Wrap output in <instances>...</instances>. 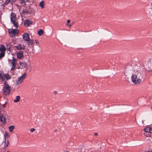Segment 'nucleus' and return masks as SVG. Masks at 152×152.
<instances>
[{
	"label": "nucleus",
	"mask_w": 152,
	"mask_h": 152,
	"mask_svg": "<svg viewBox=\"0 0 152 152\" xmlns=\"http://www.w3.org/2000/svg\"><path fill=\"white\" fill-rule=\"evenodd\" d=\"M134 68V73L131 76V79L134 84H139L141 82L143 78L142 69L137 65H135Z\"/></svg>",
	"instance_id": "obj_1"
},
{
	"label": "nucleus",
	"mask_w": 152,
	"mask_h": 152,
	"mask_svg": "<svg viewBox=\"0 0 152 152\" xmlns=\"http://www.w3.org/2000/svg\"><path fill=\"white\" fill-rule=\"evenodd\" d=\"M10 22L14 27L17 28L19 24L16 19V15L13 12H11L10 14Z\"/></svg>",
	"instance_id": "obj_2"
},
{
	"label": "nucleus",
	"mask_w": 152,
	"mask_h": 152,
	"mask_svg": "<svg viewBox=\"0 0 152 152\" xmlns=\"http://www.w3.org/2000/svg\"><path fill=\"white\" fill-rule=\"evenodd\" d=\"M137 65H135L132 66V65L131 64H128L125 67V70L124 72V74L126 76L127 75V74L131 73L132 71L134 72V67L135 66Z\"/></svg>",
	"instance_id": "obj_3"
},
{
	"label": "nucleus",
	"mask_w": 152,
	"mask_h": 152,
	"mask_svg": "<svg viewBox=\"0 0 152 152\" xmlns=\"http://www.w3.org/2000/svg\"><path fill=\"white\" fill-rule=\"evenodd\" d=\"M3 91L4 94L5 95H8L10 92V87L6 81L4 82Z\"/></svg>",
	"instance_id": "obj_4"
},
{
	"label": "nucleus",
	"mask_w": 152,
	"mask_h": 152,
	"mask_svg": "<svg viewBox=\"0 0 152 152\" xmlns=\"http://www.w3.org/2000/svg\"><path fill=\"white\" fill-rule=\"evenodd\" d=\"M11 77L8 74H4V72L0 70V79L2 81L7 80L10 79Z\"/></svg>",
	"instance_id": "obj_5"
},
{
	"label": "nucleus",
	"mask_w": 152,
	"mask_h": 152,
	"mask_svg": "<svg viewBox=\"0 0 152 152\" xmlns=\"http://www.w3.org/2000/svg\"><path fill=\"white\" fill-rule=\"evenodd\" d=\"M26 74L25 73H23L21 76L19 77L17 80H16V84L18 85L20 84L26 78Z\"/></svg>",
	"instance_id": "obj_6"
},
{
	"label": "nucleus",
	"mask_w": 152,
	"mask_h": 152,
	"mask_svg": "<svg viewBox=\"0 0 152 152\" xmlns=\"http://www.w3.org/2000/svg\"><path fill=\"white\" fill-rule=\"evenodd\" d=\"M9 32L10 36L12 38L15 37V35L18 33L19 31L16 29H11L9 30Z\"/></svg>",
	"instance_id": "obj_7"
},
{
	"label": "nucleus",
	"mask_w": 152,
	"mask_h": 152,
	"mask_svg": "<svg viewBox=\"0 0 152 152\" xmlns=\"http://www.w3.org/2000/svg\"><path fill=\"white\" fill-rule=\"evenodd\" d=\"M9 137V135L8 133H5L4 134V146L5 147H7L9 144V141L6 138V137Z\"/></svg>",
	"instance_id": "obj_8"
},
{
	"label": "nucleus",
	"mask_w": 152,
	"mask_h": 152,
	"mask_svg": "<svg viewBox=\"0 0 152 152\" xmlns=\"http://www.w3.org/2000/svg\"><path fill=\"white\" fill-rule=\"evenodd\" d=\"M23 40L26 41L29 40V35L28 33H26L23 34Z\"/></svg>",
	"instance_id": "obj_9"
},
{
	"label": "nucleus",
	"mask_w": 152,
	"mask_h": 152,
	"mask_svg": "<svg viewBox=\"0 0 152 152\" xmlns=\"http://www.w3.org/2000/svg\"><path fill=\"white\" fill-rule=\"evenodd\" d=\"M16 56L18 58L20 59H21L23 56V52L22 51H19L17 52L16 53Z\"/></svg>",
	"instance_id": "obj_10"
},
{
	"label": "nucleus",
	"mask_w": 152,
	"mask_h": 152,
	"mask_svg": "<svg viewBox=\"0 0 152 152\" xmlns=\"http://www.w3.org/2000/svg\"><path fill=\"white\" fill-rule=\"evenodd\" d=\"M15 48L18 50H24L26 48V47L23 45H20L18 46H15Z\"/></svg>",
	"instance_id": "obj_11"
},
{
	"label": "nucleus",
	"mask_w": 152,
	"mask_h": 152,
	"mask_svg": "<svg viewBox=\"0 0 152 152\" xmlns=\"http://www.w3.org/2000/svg\"><path fill=\"white\" fill-rule=\"evenodd\" d=\"M144 131L146 132H149L152 133V128L150 127H147L144 129Z\"/></svg>",
	"instance_id": "obj_12"
},
{
	"label": "nucleus",
	"mask_w": 152,
	"mask_h": 152,
	"mask_svg": "<svg viewBox=\"0 0 152 152\" xmlns=\"http://www.w3.org/2000/svg\"><path fill=\"white\" fill-rule=\"evenodd\" d=\"M32 22L31 21L28 20L26 19L24 22V24L25 26H29Z\"/></svg>",
	"instance_id": "obj_13"
},
{
	"label": "nucleus",
	"mask_w": 152,
	"mask_h": 152,
	"mask_svg": "<svg viewBox=\"0 0 152 152\" xmlns=\"http://www.w3.org/2000/svg\"><path fill=\"white\" fill-rule=\"evenodd\" d=\"M0 119L1 121L3 123H5L6 122V118L4 115L0 117Z\"/></svg>",
	"instance_id": "obj_14"
},
{
	"label": "nucleus",
	"mask_w": 152,
	"mask_h": 152,
	"mask_svg": "<svg viewBox=\"0 0 152 152\" xmlns=\"http://www.w3.org/2000/svg\"><path fill=\"white\" fill-rule=\"evenodd\" d=\"M6 50V48L4 45H1L0 47V52H5Z\"/></svg>",
	"instance_id": "obj_15"
},
{
	"label": "nucleus",
	"mask_w": 152,
	"mask_h": 152,
	"mask_svg": "<svg viewBox=\"0 0 152 152\" xmlns=\"http://www.w3.org/2000/svg\"><path fill=\"white\" fill-rule=\"evenodd\" d=\"M16 59H15L14 57H12V65H16Z\"/></svg>",
	"instance_id": "obj_16"
},
{
	"label": "nucleus",
	"mask_w": 152,
	"mask_h": 152,
	"mask_svg": "<svg viewBox=\"0 0 152 152\" xmlns=\"http://www.w3.org/2000/svg\"><path fill=\"white\" fill-rule=\"evenodd\" d=\"M8 129L10 132H12L13 131V130L15 129V126L11 125L8 127Z\"/></svg>",
	"instance_id": "obj_17"
},
{
	"label": "nucleus",
	"mask_w": 152,
	"mask_h": 152,
	"mask_svg": "<svg viewBox=\"0 0 152 152\" xmlns=\"http://www.w3.org/2000/svg\"><path fill=\"white\" fill-rule=\"evenodd\" d=\"M20 3L23 5H25L26 2H27L28 0H19Z\"/></svg>",
	"instance_id": "obj_18"
},
{
	"label": "nucleus",
	"mask_w": 152,
	"mask_h": 152,
	"mask_svg": "<svg viewBox=\"0 0 152 152\" xmlns=\"http://www.w3.org/2000/svg\"><path fill=\"white\" fill-rule=\"evenodd\" d=\"M39 6L41 8H43L44 7V2L43 1H41L40 3Z\"/></svg>",
	"instance_id": "obj_19"
},
{
	"label": "nucleus",
	"mask_w": 152,
	"mask_h": 152,
	"mask_svg": "<svg viewBox=\"0 0 152 152\" xmlns=\"http://www.w3.org/2000/svg\"><path fill=\"white\" fill-rule=\"evenodd\" d=\"M20 96H17L16 97V99L14 100V102L17 103L19 101Z\"/></svg>",
	"instance_id": "obj_20"
},
{
	"label": "nucleus",
	"mask_w": 152,
	"mask_h": 152,
	"mask_svg": "<svg viewBox=\"0 0 152 152\" xmlns=\"http://www.w3.org/2000/svg\"><path fill=\"white\" fill-rule=\"evenodd\" d=\"M5 5L4 4H1L0 3V10L2 11L3 10L4 8Z\"/></svg>",
	"instance_id": "obj_21"
},
{
	"label": "nucleus",
	"mask_w": 152,
	"mask_h": 152,
	"mask_svg": "<svg viewBox=\"0 0 152 152\" xmlns=\"http://www.w3.org/2000/svg\"><path fill=\"white\" fill-rule=\"evenodd\" d=\"M5 54V52H0V59H2V58L4 57Z\"/></svg>",
	"instance_id": "obj_22"
},
{
	"label": "nucleus",
	"mask_w": 152,
	"mask_h": 152,
	"mask_svg": "<svg viewBox=\"0 0 152 152\" xmlns=\"http://www.w3.org/2000/svg\"><path fill=\"white\" fill-rule=\"evenodd\" d=\"M28 42V45H32L33 44V41L32 40L29 39V40L27 41Z\"/></svg>",
	"instance_id": "obj_23"
},
{
	"label": "nucleus",
	"mask_w": 152,
	"mask_h": 152,
	"mask_svg": "<svg viewBox=\"0 0 152 152\" xmlns=\"http://www.w3.org/2000/svg\"><path fill=\"white\" fill-rule=\"evenodd\" d=\"M6 45L7 50H10L11 47L10 43L9 42H7L6 43Z\"/></svg>",
	"instance_id": "obj_24"
},
{
	"label": "nucleus",
	"mask_w": 152,
	"mask_h": 152,
	"mask_svg": "<svg viewBox=\"0 0 152 152\" xmlns=\"http://www.w3.org/2000/svg\"><path fill=\"white\" fill-rule=\"evenodd\" d=\"M22 13L24 14H27L28 13V11L27 10H23L22 11Z\"/></svg>",
	"instance_id": "obj_25"
},
{
	"label": "nucleus",
	"mask_w": 152,
	"mask_h": 152,
	"mask_svg": "<svg viewBox=\"0 0 152 152\" xmlns=\"http://www.w3.org/2000/svg\"><path fill=\"white\" fill-rule=\"evenodd\" d=\"M21 65L24 67H26L27 66V64L25 61H23L21 63Z\"/></svg>",
	"instance_id": "obj_26"
},
{
	"label": "nucleus",
	"mask_w": 152,
	"mask_h": 152,
	"mask_svg": "<svg viewBox=\"0 0 152 152\" xmlns=\"http://www.w3.org/2000/svg\"><path fill=\"white\" fill-rule=\"evenodd\" d=\"M10 2H11V1L10 0H5V1L3 4L5 6L7 5Z\"/></svg>",
	"instance_id": "obj_27"
},
{
	"label": "nucleus",
	"mask_w": 152,
	"mask_h": 152,
	"mask_svg": "<svg viewBox=\"0 0 152 152\" xmlns=\"http://www.w3.org/2000/svg\"><path fill=\"white\" fill-rule=\"evenodd\" d=\"M43 31L42 29H40L38 32V34L40 36L42 35L43 34Z\"/></svg>",
	"instance_id": "obj_28"
},
{
	"label": "nucleus",
	"mask_w": 152,
	"mask_h": 152,
	"mask_svg": "<svg viewBox=\"0 0 152 152\" xmlns=\"http://www.w3.org/2000/svg\"><path fill=\"white\" fill-rule=\"evenodd\" d=\"M12 67L11 69V70L12 71H14L15 69L16 65H12Z\"/></svg>",
	"instance_id": "obj_29"
},
{
	"label": "nucleus",
	"mask_w": 152,
	"mask_h": 152,
	"mask_svg": "<svg viewBox=\"0 0 152 152\" xmlns=\"http://www.w3.org/2000/svg\"><path fill=\"white\" fill-rule=\"evenodd\" d=\"M152 137H151V136L148 137V136H146L145 137V139L147 140L150 141L152 139Z\"/></svg>",
	"instance_id": "obj_30"
},
{
	"label": "nucleus",
	"mask_w": 152,
	"mask_h": 152,
	"mask_svg": "<svg viewBox=\"0 0 152 152\" xmlns=\"http://www.w3.org/2000/svg\"><path fill=\"white\" fill-rule=\"evenodd\" d=\"M35 130V129L34 128H31L30 130V131L31 132H34Z\"/></svg>",
	"instance_id": "obj_31"
},
{
	"label": "nucleus",
	"mask_w": 152,
	"mask_h": 152,
	"mask_svg": "<svg viewBox=\"0 0 152 152\" xmlns=\"http://www.w3.org/2000/svg\"><path fill=\"white\" fill-rule=\"evenodd\" d=\"M16 0H12V1H11L10 4L12 5V3L15 2L16 1Z\"/></svg>",
	"instance_id": "obj_32"
},
{
	"label": "nucleus",
	"mask_w": 152,
	"mask_h": 152,
	"mask_svg": "<svg viewBox=\"0 0 152 152\" xmlns=\"http://www.w3.org/2000/svg\"><path fill=\"white\" fill-rule=\"evenodd\" d=\"M53 94H55V95H56V94H57V91H53Z\"/></svg>",
	"instance_id": "obj_33"
},
{
	"label": "nucleus",
	"mask_w": 152,
	"mask_h": 152,
	"mask_svg": "<svg viewBox=\"0 0 152 152\" xmlns=\"http://www.w3.org/2000/svg\"><path fill=\"white\" fill-rule=\"evenodd\" d=\"M35 42L36 43H37V44H38L39 43V41L37 39H36L35 40Z\"/></svg>",
	"instance_id": "obj_34"
},
{
	"label": "nucleus",
	"mask_w": 152,
	"mask_h": 152,
	"mask_svg": "<svg viewBox=\"0 0 152 152\" xmlns=\"http://www.w3.org/2000/svg\"><path fill=\"white\" fill-rule=\"evenodd\" d=\"M74 24V23H72L69 25V27H71Z\"/></svg>",
	"instance_id": "obj_35"
},
{
	"label": "nucleus",
	"mask_w": 152,
	"mask_h": 152,
	"mask_svg": "<svg viewBox=\"0 0 152 152\" xmlns=\"http://www.w3.org/2000/svg\"><path fill=\"white\" fill-rule=\"evenodd\" d=\"M70 22V20H67V23H69Z\"/></svg>",
	"instance_id": "obj_36"
},
{
	"label": "nucleus",
	"mask_w": 152,
	"mask_h": 152,
	"mask_svg": "<svg viewBox=\"0 0 152 152\" xmlns=\"http://www.w3.org/2000/svg\"><path fill=\"white\" fill-rule=\"evenodd\" d=\"M8 61L9 62H11H11H12V61H11V60L10 59H8Z\"/></svg>",
	"instance_id": "obj_37"
},
{
	"label": "nucleus",
	"mask_w": 152,
	"mask_h": 152,
	"mask_svg": "<svg viewBox=\"0 0 152 152\" xmlns=\"http://www.w3.org/2000/svg\"><path fill=\"white\" fill-rule=\"evenodd\" d=\"M7 51H8V53H10V50H7Z\"/></svg>",
	"instance_id": "obj_38"
},
{
	"label": "nucleus",
	"mask_w": 152,
	"mask_h": 152,
	"mask_svg": "<svg viewBox=\"0 0 152 152\" xmlns=\"http://www.w3.org/2000/svg\"><path fill=\"white\" fill-rule=\"evenodd\" d=\"M69 24L68 23L66 24V25L69 27Z\"/></svg>",
	"instance_id": "obj_39"
},
{
	"label": "nucleus",
	"mask_w": 152,
	"mask_h": 152,
	"mask_svg": "<svg viewBox=\"0 0 152 152\" xmlns=\"http://www.w3.org/2000/svg\"><path fill=\"white\" fill-rule=\"evenodd\" d=\"M94 134L95 136H96L97 135V133H94Z\"/></svg>",
	"instance_id": "obj_40"
},
{
	"label": "nucleus",
	"mask_w": 152,
	"mask_h": 152,
	"mask_svg": "<svg viewBox=\"0 0 152 152\" xmlns=\"http://www.w3.org/2000/svg\"><path fill=\"white\" fill-rule=\"evenodd\" d=\"M54 131H55V132H57V129H55V130Z\"/></svg>",
	"instance_id": "obj_41"
},
{
	"label": "nucleus",
	"mask_w": 152,
	"mask_h": 152,
	"mask_svg": "<svg viewBox=\"0 0 152 152\" xmlns=\"http://www.w3.org/2000/svg\"><path fill=\"white\" fill-rule=\"evenodd\" d=\"M147 152H152V151H147Z\"/></svg>",
	"instance_id": "obj_42"
}]
</instances>
